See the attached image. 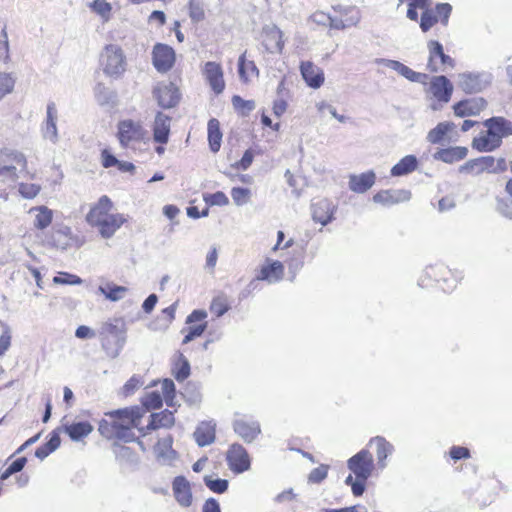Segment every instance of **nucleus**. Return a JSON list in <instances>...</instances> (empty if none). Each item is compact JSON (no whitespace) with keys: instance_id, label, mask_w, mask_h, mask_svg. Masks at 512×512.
Wrapping results in <instances>:
<instances>
[{"instance_id":"obj_34","label":"nucleus","mask_w":512,"mask_h":512,"mask_svg":"<svg viewBox=\"0 0 512 512\" xmlns=\"http://www.w3.org/2000/svg\"><path fill=\"white\" fill-rule=\"evenodd\" d=\"M151 420L147 425V429L155 430L158 428H169L173 426L175 422L174 414L169 410H164L160 413H153Z\"/></svg>"},{"instance_id":"obj_51","label":"nucleus","mask_w":512,"mask_h":512,"mask_svg":"<svg viewBox=\"0 0 512 512\" xmlns=\"http://www.w3.org/2000/svg\"><path fill=\"white\" fill-rule=\"evenodd\" d=\"M14 84L15 80L10 74L0 72V100L12 92Z\"/></svg>"},{"instance_id":"obj_46","label":"nucleus","mask_w":512,"mask_h":512,"mask_svg":"<svg viewBox=\"0 0 512 512\" xmlns=\"http://www.w3.org/2000/svg\"><path fill=\"white\" fill-rule=\"evenodd\" d=\"M18 179L17 167L0 165V182L2 183H15Z\"/></svg>"},{"instance_id":"obj_38","label":"nucleus","mask_w":512,"mask_h":512,"mask_svg":"<svg viewBox=\"0 0 512 512\" xmlns=\"http://www.w3.org/2000/svg\"><path fill=\"white\" fill-rule=\"evenodd\" d=\"M71 233V229L67 226L55 230L51 236L52 245L63 250L67 249L70 246Z\"/></svg>"},{"instance_id":"obj_59","label":"nucleus","mask_w":512,"mask_h":512,"mask_svg":"<svg viewBox=\"0 0 512 512\" xmlns=\"http://www.w3.org/2000/svg\"><path fill=\"white\" fill-rule=\"evenodd\" d=\"M53 282L56 284L79 285L82 283V279L77 275L61 273L59 276L53 278Z\"/></svg>"},{"instance_id":"obj_35","label":"nucleus","mask_w":512,"mask_h":512,"mask_svg":"<svg viewBox=\"0 0 512 512\" xmlns=\"http://www.w3.org/2000/svg\"><path fill=\"white\" fill-rule=\"evenodd\" d=\"M208 141L212 152H218L221 147L222 133L220 131V123L217 119L212 118L208 121Z\"/></svg>"},{"instance_id":"obj_28","label":"nucleus","mask_w":512,"mask_h":512,"mask_svg":"<svg viewBox=\"0 0 512 512\" xmlns=\"http://www.w3.org/2000/svg\"><path fill=\"white\" fill-rule=\"evenodd\" d=\"M0 165L20 166L21 171H25L27 159L22 152L5 148L0 151Z\"/></svg>"},{"instance_id":"obj_25","label":"nucleus","mask_w":512,"mask_h":512,"mask_svg":"<svg viewBox=\"0 0 512 512\" xmlns=\"http://www.w3.org/2000/svg\"><path fill=\"white\" fill-rule=\"evenodd\" d=\"M376 175L373 171L361 173L359 175H350L349 188L355 193H365L375 183Z\"/></svg>"},{"instance_id":"obj_5","label":"nucleus","mask_w":512,"mask_h":512,"mask_svg":"<svg viewBox=\"0 0 512 512\" xmlns=\"http://www.w3.org/2000/svg\"><path fill=\"white\" fill-rule=\"evenodd\" d=\"M347 466L357 479H368L374 468L372 454L362 449L348 460Z\"/></svg>"},{"instance_id":"obj_48","label":"nucleus","mask_w":512,"mask_h":512,"mask_svg":"<svg viewBox=\"0 0 512 512\" xmlns=\"http://www.w3.org/2000/svg\"><path fill=\"white\" fill-rule=\"evenodd\" d=\"M189 16L194 22H200L204 19L205 13L200 0L189 1Z\"/></svg>"},{"instance_id":"obj_45","label":"nucleus","mask_w":512,"mask_h":512,"mask_svg":"<svg viewBox=\"0 0 512 512\" xmlns=\"http://www.w3.org/2000/svg\"><path fill=\"white\" fill-rule=\"evenodd\" d=\"M205 485L215 493H224L228 489V481L225 479H213L211 476L204 477Z\"/></svg>"},{"instance_id":"obj_24","label":"nucleus","mask_w":512,"mask_h":512,"mask_svg":"<svg viewBox=\"0 0 512 512\" xmlns=\"http://www.w3.org/2000/svg\"><path fill=\"white\" fill-rule=\"evenodd\" d=\"M125 221L126 219L122 214L116 213L110 215L107 219L101 221L94 227L98 228V231L103 238L109 239L125 223Z\"/></svg>"},{"instance_id":"obj_62","label":"nucleus","mask_w":512,"mask_h":512,"mask_svg":"<svg viewBox=\"0 0 512 512\" xmlns=\"http://www.w3.org/2000/svg\"><path fill=\"white\" fill-rule=\"evenodd\" d=\"M9 58V44L6 29L0 32V60L7 61Z\"/></svg>"},{"instance_id":"obj_11","label":"nucleus","mask_w":512,"mask_h":512,"mask_svg":"<svg viewBox=\"0 0 512 512\" xmlns=\"http://www.w3.org/2000/svg\"><path fill=\"white\" fill-rule=\"evenodd\" d=\"M411 192L405 189H390V190H382L376 193L373 196V201L375 203L391 206L394 204H398L401 202H406L410 200Z\"/></svg>"},{"instance_id":"obj_21","label":"nucleus","mask_w":512,"mask_h":512,"mask_svg":"<svg viewBox=\"0 0 512 512\" xmlns=\"http://www.w3.org/2000/svg\"><path fill=\"white\" fill-rule=\"evenodd\" d=\"M46 114V122L43 127V137L55 144L58 141V131L56 126L58 114L54 102H49L47 104Z\"/></svg>"},{"instance_id":"obj_17","label":"nucleus","mask_w":512,"mask_h":512,"mask_svg":"<svg viewBox=\"0 0 512 512\" xmlns=\"http://www.w3.org/2000/svg\"><path fill=\"white\" fill-rule=\"evenodd\" d=\"M300 71L303 79L311 88L317 89L324 82L323 71L310 61L302 62Z\"/></svg>"},{"instance_id":"obj_19","label":"nucleus","mask_w":512,"mask_h":512,"mask_svg":"<svg viewBox=\"0 0 512 512\" xmlns=\"http://www.w3.org/2000/svg\"><path fill=\"white\" fill-rule=\"evenodd\" d=\"M493 165H495V158L493 156H482L468 160L465 164L460 166L459 171L461 173L467 172L477 175L484 171L491 173Z\"/></svg>"},{"instance_id":"obj_4","label":"nucleus","mask_w":512,"mask_h":512,"mask_svg":"<svg viewBox=\"0 0 512 512\" xmlns=\"http://www.w3.org/2000/svg\"><path fill=\"white\" fill-rule=\"evenodd\" d=\"M118 139L122 147H129L132 143L144 141L148 132L140 123L124 120L118 124Z\"/></svg>"},{"instance_id":"obj_27","label":"nucleus","mask_w":512,"mask_h":512,"mask_svg":"<svg viewBox=\"0 0 512 512\" xmlns=\"http://www.w3.org/2000/svg\"><path fill=\"white\" fill-rule=\"evenodd\" d=\"M263 37V42L267 50H282L284 46L282 31L276 25H266L263 28Z\"/></svg>"},{"instance_id":"obj_41","label":"nucleus","mask_w":512,"mask_h":512,"mask_svg":"<svg viewBox=\"0 0 512 512\" xmlns=\"http://www.w3.org/2000/svg\"><path fill=\"white\" fill-rule=\"evenodd\" d=\"M246 53H243L238 60V73L241 80L244 82L248 81V74L249 71L252 75L258 76L259 70L255 63L253 61H246Z\"/></svg>"},{"instance_id":"obj_29","label":"nucleus","mask_w":512,"mask_h":512,"mask_svg":"<svg viewBox=\"0 0 512 512\" xmlns=\"http://www.w3.org/2000/svg\"><path fill=\"white\" fill-rule=\"evenodd\" d=\"M196 443L200 447L210 445L215 440V424L211 422H202L194 432Z\"/></svg>"},{"instance_id":"obj_60","label":"nucleus","mask_w":512,"mask_h":512,"mask_svg":"<svg viewBox=\"0 0 512 512\" xmlns=\"http://www.w3.org/2000/svg\"><path fill=\"white\" fill-rule=\"evenodd\" d=\"M95 95L101 105L109 103L113 98V93L102 84L96 86Z\"/></svg>"},{"instance_id":"obj_56","label":"nucleus","mask_w":512,"mask_h":512,"mask_svg":"<svg viewBox=\"0 0 512 512\" xmlns=\"http://www.w3.org/2000/svg\"><path fill=\"white\" fill-rule=\"evenodd\" d=\"M359 20H360L359 16L351 17V18L347 19L346 21L339 19V18L330 17L328 25L334 29H345L347 27L356 25L359 22Z\"/></svg>"},{"instance_id":"obj_52","label":"nucleus","mask_w":512,"mask_h":512,"mask_svg":"<svg viewBox=\"0 0 512 512\" xmlns=\"http://www.w3.org/2000/svg\"><path fill=\"white\" fill-rule=\"evenodd\" d=\"M91 8L94 12L99 14L104 20H108L110 17L111 12V5L110 3L106 2L105 0H94L91 4Z\"/></svg>"},{"instance_id":"obj_57","label":"nucleus","mask_w":512,"mask_h":512,"mask_svg":"<svg viewBox=\"0 0 512 512\" xmlns=\"http://www.w3.org/2000/svg\"><path fill=\"white\" fill-rule=\"evenodd\" d=\"M163 398L157 392L149 393L143 400V405L147 409H158L162 406Z\"/></svg>"},{"instance_id":"obj_49","label":"nucleus","mask_w":512,"mask_h":512,"mask_svg":"<svg viewBox=\"0 0 512 512\" xmlns=\"http://www.w3.org/2000/svg\"><path fill=\"white\" fill-rule=\"evenodd\" d=\"M164 400L168 406H173L175 397V384L171 379H164L161 384Z\"/></svg>"},{"instance_id":"obj_12","label":"nucleus","mask_w":512,"mask_h":512,"mask_svg":"<svg viewBox=\"0 0 512 512\" xmlns=\"http://www.w3.org/2000/svg\"><path fill=\"white\" fill-rule=\"evenodd\" d=\"M203 73L206 80L209 82L211 89L216 93L220 94L225 88V82L223 79V70L220 64L209 61L205 64Z\"/></svg>"},{"instance_id":"obj_20","label":"nucleus","mask_w":512,"mask_h":512,"mask_svg":"<svg viewBox=\"0 0 512 512\" xmlns=\"http://www.w3.org/2000/svg\"><path fill=\"white\" fill-rule=\"evenodd\" d=\"M284 275V265L282 262L276 260L270 263L269 265L263 266L261 268L260 274L257 278L250 282L249 286H252L256 281L264 280L268 283H276L283 278Z\"/></svg>"},{"instance_id":"obj_26","label":"nucleus","mask_w":512,"mask_h":512,"mask_svg":"<svg viewBox=\"0 0 512 512\" xmlns=\"http://www.w3.org/2000/svg\"><path fill=\"white\" fill-rule=\"evenodd\" d=\"M312 218L315 222L327 225L333 218V206L327 199H321L311 206Z\"/></svg>"},{"instance_id":"obj_32","label":"nucleus","mask_w":512,"mask_h":512,"mask_svg":"<svg viewBox=\"0 0 512 512\" xmlns=\"http://www.w3.org/2000/svg\"><path fill=\"white\" fill-rule=\"evenodd\" d=\"M418 160L414 155L403 157L391 169V175L395 177L407 175L417 169Z\"/></svg>"},{"instance_id":"obj_63","label":"nucleus","mask_w":512,"mask_h":512,"mask_svg":"<svg viewBox=\"0 0 512 512\" xmlns=\"http://www.w3.org/2000/svg\"><path fill=\"white\" fill-rule=\"evenodd\" d=\"M132 427H124V428H117L113 429L114 434L113 437H116L119 440H122L124 442H131L134 440V433L131 431Z\"/></svg>"},{"instance_id":"obj_53","label":"nucleus","mask_w":512,"mask_h":512,"mask_svg":"<svg viewBox=\"0 0 512 512\" xmlns=\"http://www.w3.org/2000/svg\"><path fill=\"white\" fill-rule=\"evenodd\" d=\"M232 104L234 108L241 110L243 113L251 112L256 107L253 100H244L238 95L232 97Z\"/></svg>"},{"instance_id":"obj_58","label":"nucleus","mask_w":512,"mask_h":512,"mask_svg":"<svg viewBox=\"0 0 512 512\" xmlns=\"http://www.w3.org/2000/svg\"><path fill=\"white\" fill-rule=\"evenodd\" d=\"M3 331L0 335V357L3 356L11 345L12 333L9 327L3 326Z\"/></svg>"},{"instance_id":"obj_3","label":"nucleus","mask_w":512,"mask_h":512,"mask_svg":"<svg viewBox=\"0 0 512 512\" xmlns=\"http://www.w3.org/2000/svg\"><path fill=\"white\" fill-rule=\"evenodd\" d=\"M102 347L107 355L116 358L125 343V331L123 325L121 327L106 323L101 329Z\"/></svg>"},{"instance_id":"obj_1","label":"nucleus","mask_w":512,"mask_h":512,"mask_svg":"<svg viewBox=\"0 0 512 512\" xmlns=\"http://www.w3.org/2000/svg\"><path fill=\"white\" fill-rule=\"evenodd\" d=\"M487 128L472 141V147L479 152H492L502 145V139L512 135V122L504 117L494 116L486 119Z\"/></svg>"},{"instance_id":"obj_36","label":"nucleus","mask_w":512,"mask_h":512,"mask_svg":"<svg viewBox=\"0 0 512 512\" xmlns=\"http://www.w3.org/2000/svg\"><path fill=\"white\" fill-rule=\"evenodd\" d=\"M98 291L104 295L106 299L115 302L124 298L128 289L124 286H118L109 282L105 285H100Z\"/></svg>"},{"instance_id":"obj_22","label":"nucleus","mask_w":512,"mask_h":512,"mask_svg":"<svg viewBox=\"0 0 512 512\" xmlns=\"http://www.w3.org/2000/svg\"><path fill=\"white\" fill-rule=\"evenodd\" d=\"M172 488L174 497L181 506L189 507L192 504L190 484L184 477H176L173 481Z\"/></svg>"},{"instance_id":"obj_50","label":"nucleus","mask_w":512,"mask_h":512,"mask_svg":"<svg viewBox=\"0 0 512 512\" xmlns=\"http://www.w3.org/2000/svg\"><path fill=\"white\" fill-rule=\"evenodd\" d=\"M438 22L433 10L426 9L421 15L420 28L423 32L429 31Z\"/></svg>"},{"instance_id":"obj_16","label":"nucleus","mask_w":512,"mask_h":512,"mask_svg":"<svg viewBox=\"0 0 512 512\" xmlns=\"http://www.w3.org/2000/svg\"><path fill=\"white\" fill-rule=\"evenodd\" d=\"M171 117L158 112L153 123V139L156 143L166 144L169 140Z\"/></svg>"},{"instance_id":"obj_55","label":"nucleus","mask_w":512,"mask_h":512,"mask_svg":"<svg viewBox=\"0 0 512 512\" xmlns=\"http://www.w3.org/2000/svg\"><path fill=\"white\" fill-rule=\"evenodd\" d=\"M452 11V6L448 3H439L435 8V15L438 17L443 25L448 24V20Z\"/></svg>"},{"instance_id":"obj_37","label":"nucleus","mask_w":512,"mask_h":512,"mask_svg":"<svg viewBox=\"0 0 512 512\" xmlns=\"http://www.w3.org/2000/svg\"><path fill=\"white\" fill-rule=\"evenodd\" d=\"M455 125L452 122H440L435 128L429 131L427 140L432 144L440 143L444 136L454 129Z\"/></svg>"},{"instance_id":"obj_10","label":"nucleus","mask_w":512,"mask_h":512,"mask_svg":"<svg viewBox=\"0 0 512 512\" xmlns=\"http://www.w3.org/2000/svg\"><path fill=\"white\" fill-rule=\"evenodd\" d=\"M152 60L158 72H167L175 62V52L170 46L157 43L153 47Z\"/></svg>"},{"instance_id":"obj_42","label":"nucleus","mask_w":512,"mask_h":512,"mask_svg":"<svg viewBox=\"0 0 512 512\" xmlns=\"http://www.w3.org/2000/svg\"><path fill=\"white\" fill-rule=\"evenodd\" d=\"M229 309V301L226 296L219 295L215 297L210 305V311L216 317H221Z\"/></svg>"},{"instance_id":"obj_9","label":"nucleus","mask_w":512,"mask_h":512,"mask_svg":"<svg viewBox=\"0 0 512 512\" xmlns=\"http://www.w3.org/2000/svg\"><path fill=\"white\" fill-rule=\"evenodd\" d=\"M227 462L234 473H243L250 468V457L246 449L234 443L227 451Z\"/></svg>"},{"instance_id":"obj_18","label":"nucleus","mask_w":512,"mask_h":512,"mask_svg":"<svg viewBox=\"0 0 512 512\" xmlns=\"http://www.w3.org/2000/svg\"><path fill=\"white\" fill-rule=\"evenodd\" d=\"M429 49V61L428 68L431 72H437L439 68L435 65V58L439 57L442 65H448L450 67H454V60L444 53L443 46L440 42L436 40H431L428 42Z\"/></svg>"},{"instance_id":"obj_15","label":"nucleus","mask_w":512,"mask_h":512,"mask_svg":"<svg viewBox=\"0 0 512 512\" xmlns=\"http://www.w3.org/2000/svg\"><path fill=\"white\" fill-rule=\"evenodd\" d=\"M430 91L437 100L447 103L450 101L453 85L446 76H435L431 79Z\"/></svg>"},{"instance_id":"obj_13","label":"nucleus","mask_w":512,"mask_h":512,"mask_svg":"<svg viewBox=\"0 0 512 512\" xmlns=\"http://www.w3.org/2000/svg\"><path fill=\"white\" fill-rule=\"evenodd\" d=\"M235 433L246 443H252L261 433L258 421H246L237 419L233 422Z\"/></svg>"},{"instance_id":"obj_2","label":"nucleus","mask_w":512,"mask_h":512,"mask_svg":"<svg viewBox=\"0 0 512 512\" xmlns=\"http://www.w3.org/2000/svg\"><path fill=\"white\" fill-rule=\"evenodd\" d=\"M100 64L107 77L118 80L127 69L126 55L119 45L108 44L101 52Z\"/></svg>"},{"instance_id":"obj_40","label":"nucleus","mask_w":512,"mask_h":512,"mask_svg":"<svg viewBox=\"0 0 512 512\" xmlns=\"http://www.w3.org/2000/svg\"><path fill=\"white\" fill-rule=\"evenodd\" d=\"M173 375L177 381H184L190 375L189 361L182 354H179L175 361Z\"/></svg>"},{"instance_id":"obj_64","label":"nucleus","mask_w":512,"mask_h":512,"mask_svg":"<svg viewBox=\"0 0 512 512\" xmlns=\"http://www.w3.org/2000/svg\"><path fill=\"white\" fill-rule=\"evenodd\" d=\"M142 385L141 381L133 376L131 377L123 387V393L125 396L132 395L140 386Z\"/></svg>"},{"instance_id":"obj_61","label":"nucleus","mask_w":512,"mask_h":512,"mask_svg":"<svg viewBox=\"0 0 512 512\" xmlns=\"http://www.w3.org/2000/svg\"><path fill=\"white\" fill-rule=\"evenodd\" d=\"M327 472V466L321 465L310 472L308 479L312 483H320L327 477Z\"/></svg>"},{"instance_id":"obj_6","label":"nucleus","mask_w":512,"mask_h":512,"mask_svg":"<svg viewBox=\"0 0 512 512\" xmlns=\"http://www.w3.org/2000/svg\"><path fill=\"white\" fill-rule=\"evenodd\" d=\"M492 82V75L488 72L462 73L459 75V86L468 94L478 93L488 87Z\"/></svg>"},{"instance_id":"obj_23","label":"nucleus","mask_w":512,"mask_h":512,"mask_svg":"<svg viewBox=\"0 0 512 512\" xmlns=\"http://www.w3.org/2000/svg\"><path fill=\"white\" fill-rule=\"evenodd\" d=\"M486 106L483 98L463 100L456 103L453 107L454 113L458 117L477 115Z\"/></svg>"},{"instance_id":"obj_44","label":"nucleus","mask_w":512,"mask_h":512,"mask_svg":"<svg viewBox=\"0 0 512 512\" xmlns=\"http://www.w3.org/2000/svg\"><path fill=\"white\" fill-rule=\"evenodd\" d=\"M398 73L401 76L405 77L406 79H408L412 82L425 84L428 79L427 74L415 72L411 68H409L408 66H406L404 64L400 67V70Z\"/></svg>"},{"instance_id":"obj_33","label":"nucleus","mask_w":512,"mask_h":512,"mask_svg":"<svg viewBox=\"0 0 512 512\" xmlns=\"http://www.w3.org/2000/svg\"><path fill=\"white\" fill-rule=\"evenodd\" d=\"M64 430L73 441H80L93 431V426L89 422L83 421L65 425Z\"/></svg>"},{"instance_id":"obj_43","label":"nucleus","mask_w":512,"mask_h":512,"mask_svg":"<svg viewBox=\"0 0 512 512\" xmlns=\"http://www.w3.org/2000/svg\"><path fill=\"white\" fill-rule=\"evenodd\" d=\"M251 191L244 187H234L231 190V197L237 206H243L250 200Z\"/></svg>"},{"instance_id":"obj_7","label":"nucleus","mask_w":512,"mask_h":512,"mask_svg":"<svg viewBox=\"0 0 512 512\" xmlns=\"http://www.w3.org/2000/svg\"><path fill=\"white\" fill-rule=\"evenodd\" d=\"M112 418V428L138 427L141 422L142 413L140 408H124L108 412L106 414Z\"/></svg>"},{"instance_id":"obj_47","label":"nucleus","mask_w":512,"mask_h":512,"mask_svg":"<svg viewBox=\"0 0 512 512\" xmlns=\"http://www.w3.org/2000/svg\"><path fill=\"white\" fill-rule=\"evenodd\" d=\"M206 204L210 206H226L229 204V199L222 191H217L212 194L203 195Z\"/></svg>"},{"instance_id":"obj_54","label":"nucleus","mask_w":512,"mask_h":512,"mask_svg":"<svg viewBox=\"0 0 512 512\" xmlns=\"http://www.w3.org/2000/svg\"><path fill=\"white\" fill-rule=\"evenodd\" d=\"M41 187L32 183H21L19 185V193L26 199H32L38 195Z\"/></svg>"},{"instance_id":"obj_30","label":"nucleus","mask_w":512,"mask_h":512,"mask_svg":"<svg viewBox=\"0 0 512 512\" xmlns=\"http://www.w3.org/2000/svg\"><path fill=\"white\" fill-rule=\"evenodd\" d=\"M468 149L466 147L456 146L440 149L434 154V158L445 163H454L462 160L467 156Z\"/></svg>"},{"instance_id":"obj_8","label":"nucleus","mask_w":512,"mask_h":512,"mask_svg":"<svg viewBox=\"0 0 512 512\" xmlns=\"http://www.w3.org/2000/svg\"><path fill=\"white\" fill-rule=\"evenodd\" d=\"M153 96L163 109L175 107L180 99L179 90L173 83H158L153 89Z\"/></svg>"},{"instance_id":"obj_31","label":"nucleus","mask_w":512,"mask_h":512,"mask_svg":"<svg viewBox=\"0 0 512 512\" xmlns=\"http://www.w3.org/2000/svg\"><path fill=\"white\" fill-rule=\"evenodd\" d=\"M370 444H376V456L378 460V464L384 468L386 466L385 460L387 457L392 454L394 447L391 443H389L384 437L376 436L372 438L369 442Z\"/></svg>"},{"instance_id":"obj_39","label":"nucleus","mask_w":512,"mask_h":512,"mask_svg":"<svg viewBox=\"0 0 512 512\" xmlns=\"http://www.w3.org/2000/svg\"><path fill=\"white\" fill-rule=\"evenodd\" d=\"M31 211L37 212V214L35 215V220H34V226L37 229L43 230L51 224L52 218H53V212L48 207L39 206V207L33 208Z\"/></svg>"},{"instance_id":"obj_14","label":"nucleus","mask_w":512,"mask_h":512,"mask_svg":"<svg viewBox=\"0 0 512 512\" xmlns=\"http://www.w3.org/2000/svg\"><path fill=\"white\" fill-rule=\"evenodd\" d=\"M112 202L107 196H102L98 200L97 204L92 207L86 216V221L89 225L95 226L101 221L107 219L112 213Z\"/></svg>"}]
</instances>
